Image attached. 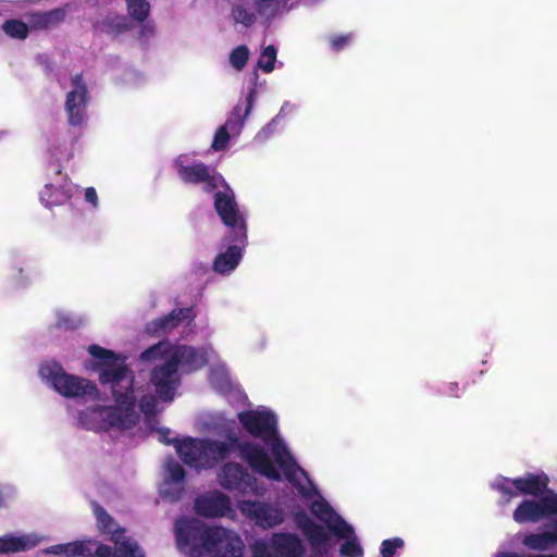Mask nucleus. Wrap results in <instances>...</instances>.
Segmentation results:
<instances>
[{"label": "nucleus", "mask_w": 557, "mask_h": 557, "mask_svg": "<svg viewBox=\"0 0 557 557\" xmlns=\"http://www.w3.org/2000/svg\"><path fill=\"white\" fill-rule=\"evenodd\" d=\"M522 544L533 550H548L557 544V519L553 522V528L540 533H529L522 535Z\"/></svg>", "instance_id": "22"}, {"label": "nucleus", "mask_w": 557, "mask_h": 557, "mask_svg": "<svg viewBox=\"0 0 557 557\" xmlns=\"http://www.w3.org/2000/svg\"><path fill=\"white\" fill-rule=\"evenodd\" d=\"M197 513L208 518L230 517L234 515L231 498L220 491H210L195 502Z\"/></svg>", "instance_id": "16"}, {"label": "nucleus", "mask_w": 557, "mask_h": 557, "mask_svg": "<svg viewBox=\"0 0 557 557\" xmlns=\"http://www.w3.org/2000/svg\"><path fill=\"white\" fill-rule=\"evenodd\" d=\"M237 508L242 516L263 530L273 529L285 519L281 506L263 500L240 499L237 502Z\"/></svg>", "instance_id": "10"}, {"label": "nucleus", "mask_w": 557, "mask_h": 557, "mask_svg": "<svg viewBox=\"0 0 557 557\" xmlns=\"http://www.w3.org/2000/svg\"><path fill=\"white\" fill-rule=\"evenodd\" d=\"M233 20L246 27L253 25L259 16L255 1L252 3L242 2L233 7L232 9Z\"/></svg>", "instance_id": "26"}, {"label": "nucleus", "mask_w": 557, "mask_h": 557, "mask_svg": "<svg viewBox=\"0 0 557 557\" xmlns=\"http://www.w3.org/2000/svg\"><path fill=\"white\" fill-rule=\"evenodd\" d=\"M185 471L175 460L171 459L165 463L164 479L160 485V493L173 500L180 498L184 491Z\"/></svg>", "instance_id": "19"}, {"label": "nucleus", "mask_w": 557, "mask_h": 557, "mask_svg": "<svg viewBox=\"0 0 557 557\" xmlns=\"http://www.w3.org/2000/svg\"><path fill=\"white\" fill-rule=\"evenodd\" d=\"M350 40H351V35L350 34L341 35V36H336V37L332 38L331 39V45H332L333 49L341 50Z\"/></svg>", "instance_id": "37"}, {"label": "nucleus", "mask_w": 557, "mask_h": 557, "mask_svg": "<svg viewBox=\"0 0 557 557\" xmlns=\"http://www.w3.org/2000/svg\"><path fill=\"white\" fill-rule=\"evenodd\" d=\"M3 502H4L3 492H2V490H0V507L3 505Z\"/></svg>", "instance_id": "42"}, {"label": "nucleus", "mask_w": 557, "mask_h": 557, "mask_svg": "<svg viewBox=\"0 0 557 557\" xmlns=\"http://www.w3.org/2000/svg\"><path fill=\"white\" fill-rule=\"evenodd\" d=\"M549 517L557 519V495L553 493L540 500L525 499L513 511V519L518 523L539 522Z\"/></svg>", "instance_id": "14"}, {"label": "nucleus", "mask_w": 557, "mask_h": 557, "mask_svg": "<svg viewBox=\"0 0 557 557\" xmlns=\"http://www.w3.org/2000/svg\"><path fill=\"white\" fill-rule=\"evenodd\" d=\"M214 207L223 223L232 230L233 240L244 245L247 238L245 214L238 208L234 191L228 186L215 194Z\"/></svg>", "instance_id": "9"}, {"label": "nucleus", "mask_w": 557, "mask_h": 557, "mask_svg": "<svg viewBox=\"0 0 557 557\" xmlns=\"http://www.w3.org/2000/svg\"><path fill=\"white\" fill-rule=\"evenodd\" d=\"M128 14L136 21H145L150 12V4L147 0H127Z\"/></svg>", "instance_id": "29"}, {"label": "nucleus", "mask_w": 557, "mask_h": 557, "mask_svg": "<svg viewBox=\"0 0 557 557\" xmlns=\"http://www.w3.org/2000/svg\"><path fill=\"white\" fill-rule=\"evenodd\" d=\"M496 557H557L556 555H518L515 553H499Z\"/></svg>", "instance_id": "40"}, {"label": "nucleus", "mask_w": 557, "mask_h": 557, "mask_svg": "<svg viewBox=\"0 0 557 557\" xmlns=\"http://www.w3.org/2000/svg\"><path fill=\"white\" fill-rule=\"evenodd\" d=\"M140 358L148 362L159 361L152 370L151 382L159 397L171 401L181 383L180 368L183 372L196 371L213 361L215 351L212 348L197 349L161 342L145 350Z\"/></svg>", "instance_id": "3"}, {"label": "nucleus", "mask_w": 557, "mask_h": 557, "mask_svg": "<svg viewBox=\"0 0 557 557\" xmlns=\"http://www.w3.org/2000/svg\"><path fill=\"white\" fill-rule=\"evenodd\" d=\"M282 7V0H255V8L259 16L265 21H270L277 16Z\"/></svg>", "instance_id": "27"}, {"label": "nucleus", "mask_w": 557, "mask_h": 557, "mask_svg": "<svg viewBox=\"0 0 557 557\" xmlns=\"http://www.w3.org/2000/svg\"><path fill=\"white\" fill-rule=\"evenodd\" d=\"M297 524L308 537L313 550L312 557H332L331 555V540L329 534L322 527L314 523L306 516L297 518Z\"/></svg>", "instance_id": "17"}, {"label": "nucleus", "mask_w": 557, "mask_h": 557, "mask_svg": "<svg viewBox=\"0 0 557 557\" xmlns=\"http://www.w3.org/2000/svg\"><path fill=\"white\" fill-rule=\"evenodd\" d=\"M211 366L210 370V383L220 393H226L231 387V379L227 369L223 362L220 361L218 355L213 361L209 362Z\"/></svg>", "instance_id": "25"}, {"label": "nucleus", "mask_w": 557, "mask_h": 557, "mask_svg": "<svg viewBox=\"0 0 557 557\" xmlns=\"http://www.w3.org/2000/svg\"><path fill=\"white\" fill-rule=\"evenodd\" d=\"M158 434H159V441L160 442H163V443H170V438H169V434H170V431L169 430H165V429H159L158 430Z\"/></svg>", "instance_id": "41"}, {"label": "nucleus", "mask_w": 557, "mask_h": 557, "mask_svg": "<svg viewBox=\"0 0 557 557\" xmlns=\"http://www.w3.org/2000/svg\"><path fill=\"white\" fill-rule=\"evenodd\" d=\"M72 186L67 177L58 171L40 191V200L47 206H61L72 197Z\"/></svg>", "instance_id": "18"}, {"label": "nucleus", "mask_w": 557, "mask_h": 557, "mask_svg": "<svg viewBox=\"0 0 557 557\" xmlns=\"http://www.w3.org/2000/svg\"><path fill=\"white\" fill-rule=\"evenodd\" d=\"M88 351L95 359L92 369L99 373L101 384L110 388V398L103 397L95 383L65 372L55 361L40 364V379L61 396L86 405L76 411V419L87 430H128L138 422L140 413L145 414L147 423L152 426L157 399L145 385L135 382L124 359L98 345H90Z\"/></svg>", "instance_id": "1"}, {"label": "nucleus", "mask_w": 557, "mask_h": 557, "mask_svg": "<svg viewBox=\"0 0 557 557\" xmlns=\"http://www.w3.org/2000/svg\"><path fill=\"white\" fill-rule=\"evenodd\" d=\"M242 248H239L237 245H232L226 249V251L216 256L213 263V269L220 274H228L235 270L242 260Z\"/></svg>", "instance_id": "23"}, {"label": "nucleus", "mask_w": 557, "mask_h": 557, "mask_svg": "<svg viewBox=\"0 0 557 557\" xmlns=\"http://www.w3.org/2000/svg\"><path fill=\"white\" fill-rule=\"evenodd\" d=\"M177 174L185 183L203 184V189L211 191L220 185H224V178L213 172L211 173L207 165L201 162H193L189 154H181L175 160Z\"/></svg>", "instance_id": "13"}, {"label": "nucleus", "mask_w": 557, "mask_h": 557, "mask_svg": "<svg viewBox=\"0 0 557 557\" xmlns=\"http://www.w3.org/2000/svg\"><path fill=\"white\" fill-rule=\"evenodd\" d=\"M221 433L225 435V441L193 437L177 441L175 448L180 458L186 465L196 469H210L238 447L242 458L247 461L255 471L270 480H281L280 472L272 463L263 447L253 443L238 444L234 421L223 420Z\"/></svg>", "instance_id": "2"}, {"label": "nucleus", "mask_w": 557, "mask_h": 557, "mask_svg": "<svg viewBox=\"0 0 557 557\" xmlns=\"http://www.w3.org/2000/svg\"><path fill=\"white\" fill-rule=\"evenodd\" d=\"M256 100V90L251 89L245 100V102H238L233 109L230 117L222 125L233 137L240 134L245 120L250 114Z\"/></svg>", "instance_id": "21"}, {"label": "nucleus", "mask_w": 557, "mask_h": 557, "mask_svg": "<svg viewBox=\"0 0 557 557\" xmlns=\"http://www.w3.org/2000/svg\"><path fill=\"white\" fill-rule=\"evenodd\" d=\"M191 310L187 308L173 310L170 315L161 318L149 324L148 331L152 333L169 332L183 320L190 318Z\"/></svg>", "instance_id": "24"}, {"label": "nucleus", "mask_w": 557, "mask_h": 557, "mask_svg": "<svg viewBox=\"0 0 557 557\" xmlns=\"http://www.w3.org/2000/svg\"><path fill=\"white\" fill-rule=\"evenodd\" d=\"M238 420L250 435L262 440L270 447L276 465L302 497L309 499L318 494L307 473L296 465L278 436L277 418L273 411L265 407H258L238 413Z\"/></svg>", "instance_id": "4"}, {"label": "nucleus", "mask_w": 557, "mask_h": 557, "mask_svg": "<svg viewBox=\"0 0 557 557\" xmlns=\"http://www.w3.org/2000/svg\"><path fill=\"white\" fill-rule=\"evenodd\" d=\"M3 32L14 39H25L28 36V26L20 20H9L2 25Z\"/></svg>", "instance_id": "28"}, {"label": "nucleus", "mask_w": 557, "mask_h": 557, "mask_svg": "<svg viewBox=\"0 0 557 557\" xmlns=\"http://www.w3.org/2000/svg\"><path fill=\"white\" fill-rule=\"evenodd\" d=\"M231 137L232 135L223 126H221L215 133L212 143V148L215 151L223 150L226 147L227 141Z\"/></svg>", "instance_id": "34"}, {"label": "nucleus", "mask_w": 557, "mask_h": 557, "mask_svg": "<svg viewBox=\"0 0 557 557\" xmlns=\"http://www.w3.org/2000/svg\"><path fill=\"white\" fill-rule=\"evenodd\" d=\"M55 315L58 325L64 329H76L85 322L83 317L64 310H58Z\"/></svg>", "instance_id": "30"}, {"label": "nucleus", "mask_w": 557, "mask_h": 557, "mask_svg": "<svg viewBox=\"0 0 557 557\" xmlns=\"http://www.w3.org/2000/svg\"><path fill=\"white\" fill-rule=\"evenodd\" d=\"M312 513L325 523L332 534L343 543L339 553L343 557H362L363 549L354 528L339 517L321 497L311 505Z\"/></svg>", "instance_id": "7"}, {"label": "nucleus", "mask_w": 557, "mask_h": 557, "mask_svg": "<svg viewBox=\"0 0 557 557\" xmlns=\"http://www.w3.org/2000/svg\"><path fill=\"white\" fill-rule=\"evenodd\" d=\"M65 16V11L62 10V9H55V10H52L48 13H45L41 18H42V23L44 24H48V23H51V22H60L64 18Z\"/></svg>", "instance_id": "36"}, {"label": "nucleus", "mask_w": 557, "mask_h": 557, "mask_svg": "<svg viewBox=\"0 0 557 557\" xmlns=\"http://www.w3.org/2000/svg\"><path fill=\"white\" fill-rule=\"evenodd\" d=\"M491 485L500 493L504 503H509L518 493L537 496L545 490L547 480L545 476L535 474H528L517 479L498 476Z\"/></svg>", "instance_id": "12"}, {"label": "nucleus", "mask_w": 557, "mask_h": 557, "mask_svg": "<svg viewBox=\"0 0 557 557\" xmlns=\"http://www.w3.org/2000/svg\"><path fill=\"white\" fill-rule=\"evenodd\" d=\"M248 57V48L246 46H239L232 51L230 62L236 70L240 71L245 67Z\"/></svg>", "instance_id": "32"}, {"label": "nucleus", "mask_w": 557, "mask_h": 557, "mask_svg": "<svg viewBox=\"0 0 557 557\" xmlns=\"http://www.w3.org/2000/svg\"><path fill=\"white\" fill-rule=\"evenodd\" d=\"M109 20L115 24L116 29H112L111 27H108L106 30L108 33H119L124 28V20L121 16H112L109 17Z\"/></svg>", "instance_id": "39"}, {"label": "nucleus", "mask_w": 557, "mask_h": 557, "mask_svg": "<svg viewBox=\"0 0 557 557\" xmlns=\"http://www.w3.org/2000/svg\"><path fill=\"white\" fill-rule=\"evenodd\" d=\"M284 110H285V106L281 109L280 113L257 134L258 139H265L274 132V126L277 123V121L280 120Z\"/></svg>", "instance_id": "35"}, {"label": "nucleus", "mask_w": 557, "mask_h": 557, "mask_svg": "<svg viewBox=\"0 0 557 557\" xmlns=\"http://www.w3.org/2000/svg\"><path fill=\"white\" fill-rule=\"evenodd\" d=\"M404 546V541L400 537H394L391 540H385L381 544V555L383 557H392L397 548H401Z\"/></svg>", "instance_id": "33"}, {"label": "nucleus", "mask_w": 557, "mask_h": 557, "mask_svg": "<svg viewBox=\"0 0 557 557\" xmlns=\"http://www.w3.org/2000/svg\"><path fill=\"white\" fill-rule=\"evenodd\" d=\"M94 513L97 520L98 530L109 535L110 541L114 543V548L99 543L95 540H84L57 544L44 549L45 555H54L58 557H143L144 553L137 542L124 535V529L113 520L99 505L94 504Z\"/></svg>", "instance_id": "6"}, {"label": "nucleus", "mask_w": 557, "mask_h": 557, "mask_svg": "<svg viewBox=\"0 0 557 557\" xmlns=\"http://www.w3.org/2000/svg\"><path fill=\"white\" fill-rule=\"evenodd\" d=\"M252 557H302L305 546L293 533H273L269 540H257L251 546Z\"/></svg>", "instance_id": "8"}, {"label": "nucleus", "mask_w": 557, "mask_h": 557, "mask_svg": "<svg viewBox=\"0 0 557 557\" xmlns=\"http://www.w3.org/2000/svg\"><path fill=\"white\" fill-rule=\"evenodd\" d=\"M87 103V86L81 75H74L65 96V111L71 125L79 126L84 123Z\"/></svg>", "instance_id": "15"}, {"label": "nucleus", "mask_w": 557, "mask_h": 557, "mask_svg": "<svg viewBox=\"0 0 557 557\" xmlns=\"http://www.w3.org/2000/svg\"><path fill=\"white\" fill-rule=\"evenodd\" d=\"M175 532L178 549L190 557H200L203 553L209 557L244 556V541L232 529L209 527L196 518H182L175 523Z\"/></svg>", "instance_id": "5"}, {"label": "nucleus", "mask_w": 557, "mask_h": 557, "mask_svg": "<svg viewBox=\"0 0 557 557\" xmlns=\"http://www.w3.org/2000/svg\"><path fill=\"white\" fill-rule=\"evenodd\" d=\"M85 199L87 202L91 203L92 207L96 208L98 206V196H97L96 189L94 187L86 188Z\"/></svg>", "instance_id": "38"}, {"label": "nucleus", "mask_w": 557, "mask_h": 557, "mask_svg": "<svg viewBox=\"0 0 557 557\" xmlns=\"http://www.w3.org/2000/svg\"><path fill=\"white\" fill-rule=\"evenodd\" d=\"M276 61V49L273 46L265 47L258 60V66L265 73H270L274 69Z\"/></svg>", "instance_id": "31"}, {"label": "nucleus", "mask_w": 557, "mask_h": 557, "mask_svg": "<svg viewBox=\"0 0 557 557\" xmlns=\"http://www.w3.org/2000/svg\"><path fill=\"white\" fill-rule=\"evenodd\" d=\"M218 482L223 488L237 491L240 494L262 496L265 492L263 484L235 462H227L221 468L218 473Z\"/></svg>", "instance_id": "11"}, {"label": "nucleus", "mask_w": 557, "mask_h": 557, "mask_svg": "<svg viewBox=\"0 0 557 557\" xmlns=\"http://www.w3.org/2000/svg\"><path fill=\"white\" fill-rule=\"evenodd\" d=\"M45 537L38 533H9L0 536V554H14L29 550L39 545Z\"/></svg>", "instance_id": "20"}]
</instances>
